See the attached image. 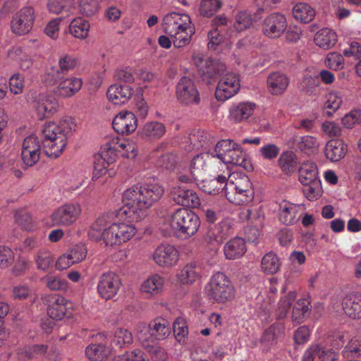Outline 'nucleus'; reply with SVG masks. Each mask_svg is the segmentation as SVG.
I'll return each instance as SVG.
<instances>
[{
    "label": "nucleus",
    "mask_w": 361,
    "mask_h": 361,
    "mask_svg": "<svg viewBox=\"0 0 361 361\" xmlns=\"http://www.w3.org/2000/svg\"><path fill=\"white\" fill-rule=\"evenodd\" d=\"M342 353L343 356L348 359L361 357V336L352 338Z\"/></svg>",
    "instance_id": "57"
},
{
    "label": "nucleus",
    "mask_w": 361,
    "mask_h": 361,
    "mask_svg": "<svg viewBox=\"0 0 361 361\" xmlns=\"http://www.w3.org/2000/svg\"><path fill=\"white\" fill-rule=\"evenodd\" d=\"M105 149L112 152L116 159L117 154L126 158H134L137 155L135 144L132 141L121 139L118 136L108 135L105 138Z\"/></svg>",
    "instance_id": "16"
},
{
    "label": "nucleus",
    "mask_w": 361,
    "mask_h": 361,
    "mask_svg": "<svg viewBox=\"0 0 361 361\" xmlns=\"http://www.w3.org/2000/svg\"><path fill=\"white\" fill-rule=\"evenodd\" d=\"M319 180L318 177V169L316 164L313 162H305L302 164L299 169V180L302 185L311 183L313 181Z\"/></svg>",
    "instance_id": "46"
},
{
    "label": "nucleus",
    "mask_w": 361,
    "mask_h": 361,
    "mask_svg": "<svg viewBox=\"0 0 361 361\" xmlns=\"http://www.w3.org/2000/svg\"><path fill=\"white\" fill-rule=\"evenodd\" d=\"M338 359V355L333 348L315 344L305 350L302 361H337Z\"/></svg>",
    "instance_id": "22"
},
{
    "label": "nucleus",
    "mask_w": 361,
    "mask_h": 361,
    "mask_svg": "<svg viewBox=\"0 0 361 361\" xmlns=\"http://www.w3.org/2000/svg\"><path fill=\"white\" fill-rule=\"evenodd\" d=\"M166 133V126L159 121L146 123L142 130L141 135L143 138L155 141L161 138Z\"/></svg>",
    "instance_id": "39"
},
{
    "label": "nucleus",
    "mask_w": 361,
    "mask_h": 361,
    "mask_svg": "<svg viewBox=\"0 0 361 361\" xmlns=\"http://www.w3.org/2000/svg\"><path fill=\"white\" fill-rule=\"evenodd\" d=\"M240 87L238 75L228 73L219 80L215 92V97L219 101H226L237 94Z\"/></svg>",
    "instance_id": "17"
},
{
    "label": "nucleus",
    "mask_w": 361,
    "mask_h": 361,
    "mask_svg": "<svg viewBox=\"0 0 361 361\" xmlns=\"http://www.w3.org/2000/svg\"><path fill=\"white\" fill-rule=\"evenodd\" d=\"M343 309L349 317L353 319L361 318V293H353L347 295L343 299Z\"/></svg>",
    "instance_id": "32"
},
{
    "label": "nucleus",
    "mask_w": 361,
    "mask_h": 361,
    "mask_svg": "<svg viewBox=\"0 0 361 361\" xmlns=\"http://www.w3.org/2000/svg\"><path fill=\"white\" fill-rule=\"evenodd\" d=\"M302 191L310 201H314L319 198L322 194V188L320 180L311 183L303 185Z\"/></svg>",
    "instance_id": "58"
},
{
    "label": "nucleus",
    "mask_w": 361,
    "mask_h": 361,
    "mask_svg": "<svg viewBox=\"0 0 361 361\" xmlns=\"http://www.w3.org/2000/svg\"><path fill=\"white\" fill-rule=\"evenodd\" d=\"M164 32L169 35L176 48L184 47L195 33V27L188 14L171 12L166 14L162 22Z\"/></svg>",
    "instance_id": "4"
},
{
    "label": "nucleus",
    "mask_w": 361,
    "mask_h": 361,
    "mask_svg": "<svg viewBox=\"0 0 361 361\" xmlns=\"http://www.w3.org/2000/svg\"><path fill=\"white\" fill-rule=\"evenodd\" d=\"M115 161L114 154L105 149V144L104 143L99 154L94 157L92 178L95 180L104 175L107 172V167Z\"/></svg>",
    "instance_id": "28"
},
{
    "label": "nucleus",
    "mask_w": 361,
    "mask_h": 361,
    "mask_svg": "<svg viewBox=\"0 0 361 361\" xmlns=\"http://www.w3.org/2000/svg\"><path fill=\"white\" fill-rule=\"evenodd\" d=\"M314 41L317 46L327 50L332 48L336 44L337 42V35L329 28H323L315 34Z\"/></svg>",
    "instance_id": "40"
},
{
    "label": "nucleus",
    "mask_w": 361,
    "mask_h": 361,
    "mask_svg": "<svg viewBox=\"0 0 361 361\" xmlns=\"http://www.w3.org/2000/svg\"><path fill=\"white\" fill-rule=\"evenodd\" d=\"M192 59L198 69L202 80L208 84L212 83L226 70L224 63L216 59H205L200 54H194Z\"/></svg>",
    "instance_id": "10"
},
{
    "label": "nucleus",
    "mask_w": 361,
    "mask_h": 361,
    "mask_svg": "<svg viewBox=\"0 0 361 361\" xmlns=\"http://www.w3.org/2000/svg\"><path fill=\"white\" fill-rule=\"evenodd\" d=\"M232 233L231 223L224 219L217 224L210 227L207 232L204 240L211 245H220Z\"/></svg>",
    "instance_id": "24"
},
{
    "label": "nucleus",
    "mask_w": 361,
    "mask_h": 361,
    "mask_svg": "<svg viewBox=\"0 0 361 361\" xmlns=\"http://www.w3.org/2000/svg\"><path fill=\"white\" fill-rule=\"evenodd\" d=\"M164 279L159 274H153L145 280L141 286V291L156 295L163 290Z\"/></svg>",
    "instance_id": "49"
},
{
    "label": "nucleus",
    "mask_w": 361,
    "mask_h": 361,
    "mask_svg": "<svg viewBox=\"0 0 361 361\" xmlns=\"http://www.w3.org/2000/svg\"><path fill=\"white\" fill-rule=\"evenodd\" d=\"M255 108V104L252 102H240L231 108L230 114L235 122H240L247 120L252 114Z\"/></svg>",
    "instance_id": "43"
},
{
    "label": "nucleus",
    "mask_w": 361,
    "mask_h": 361,
    "mask_svg": "<svg viewBox=\"0 0 361 361\" xmlns=\"http://www.w3.org/2000/svg\"><path fill=\"white\" fill-rule=\"evenodd\" d=\"M255 191L249 177L243 173L233 172L227 180L226 197L232 204L241 205L251 202Z\"/></svg>",
    "instance_id": "5"
},
{
    "label": "nucleus",
    "mask_w": 361,
    "mask_h": 361,
    "mask_svg": "<svg viewBox=\"0 0 361 361\" xmlns=\"http://www.w3.org/2000/svg\"><path fill=\"white\" fill-rule=\"evenodd\" d=\"M82 212V205L79 202L63 203L51 213L47 225L49 227H69L77 222Z\"/></svg>",
    "instance_id": "9"
},
{
    "label": "nucleus",
    "mask_w": 361,
    "mask_h": 361,
    "mask_svg": "<svg viewBox=\"0 0 361 361\" xmlns=\"http://www.w3.org/2000/svg\"><path fill=\"white\" fill-rule=\"evenodd\" d=\"M90 23L81 17L71 20L68 26L69 33L75 38L84 39L87 37L90 32Z\"/></svg>",
    "instance_id": "44"
},
{
    "label": "nucleus",
    "mask_w": 361,
    "mask_h": 361,
    "mask_svg": "<svg viewBox=\"0 0 361 361\" xmlns=\"http://www.w3.org/2000/svg\"><path fill=\"white\" fill-rule=\"evenodd\" d=\"M114 361H149V359L141 350L135 349L114 357Z\"/></svg>",
    "instance_id": "63"
},
{
    "label": "nucleus",
    "mask_w": 361,
    "mask_h": 361,
    "mask_svg": "<svg viewBox=\"0 0 361 361\" xmlns=\"http://www.w3.org/2000/svg\"><path fill=\"white\" fill-rule=\"evenodd\" d=\"M227 180L226 176L219 175L215 178L205 180L203 178L202 189L209 195L224 193L226 196Z\"/></svg>",
    "instance_id": "36"
},
{
    "label": "nucleus",
    "mask_w": 361,
    "mask_h": 361,
    "mask_svg": "<svg viewBox=\"0 0 361 361\" xmlns=\"http://www.w3.org/2000/svg\"><path fill=\"white\" fill-rule=\"evenodd\" d=\"M293 15L295 20L308 23L314 19L315 11L307 4L298 3L293 9Z\"/></svg>",
    "instance_id": "48"
},
{
    "label": "nucleus",
    "mask_w": 361,
    "mask_h": 361,
    "mask_svg": "<svg viewBox=\"0 0 361 361\" xmlns=\"http://www.w3.org/2000/svg\"><path fill=\"white\" fill-rule=\"evenodd\" d=\"M164 193V188L159 184L133 185L123 194V213L132 221H139L147 215L149 209Z\"/></svg>",
    "instance_id": "2"
},
{
    "label": "nucleus",
    "mask_w": 361,
    "mask_h": 361,
    "mask_svg": "<svg viewBox=\"0 0 361 361\" xmlns=\"http://www.w3.org/2000/svg\"><path fill=\"white\" fill-rule=\"evenodd\" d=\"M137 126V118L131 111H121L113 120L112 127L118 134H130Z\"/></svg>",
    "instance_id": "23"
},
{
    "label": "nucleus",
    "mask_w": 361,
    "mask_h": 361,
    "mask_svg": "<svg viewBox=\"0 0 361 361\" xmlns=\"http://www.w3.org/2000/svg\"><path fill=\"white\" fill-rule=\"evenodd\" d=\"M290 80L288 77L279 71L271 73L267 78V85L270 94L281 95L287 90Z\"/></svg>",
    "instance_id": "29"
},
{
    "label": "nucleus",
    "mask_w": 361,
    "mask_h": 361,
    "mask_svg": "<svg viewBox=\"0 0 361 361\" xmlns=\"http://www.w3.org/2000/svg\"><path fill=\"white\" fill-rule=\"evenodd\" d=\"M47 8L54 14H65L66 17L73 14L75 11L74 0H49Z\"/></svg>",
    "instance_id": "42"
},
{
    "label": "nucleus",
    "mask_w": 361,
    "mask_h": 361,
    "mask_svg": "<svg viewBox=\"0 0 361 361\" xmlns=\"http://www.w3.org/2000/svg\"><path fill=\"white\" fill-rule=\"evenodd\" d=\"M47 315L54 320H61L70 314L71 303L64 297L57 294H50L44 297Z\"/></svg>",
    "instance_id": "13"
},
{
    "label": "nucleus",
    "mask_w": 361,
    "mask_h": 361,
    "mask_svg": "<svg viewBox=\"0 0 361 361\" xmlns=\"http://www.w3.org/2000/svg\"><path fill=\"white\" fill-rule=\"evenodd\" d=\"M121 285V280L118 274L111 271L104 273L98 281V294L106 300H110L118 294Z\"/></svg>",
    "instance_id": "14"
},
{
    "label": "nucleus",
    "mask_w": 361,
    "mask_h": 361,
    "mask_svg": "<svg viewBox=\"0 0 361 361\" xmlns=\"http://www.w3.org/2000/svg\"><path fill=\"white\" fill-rule=\"evenodd\" d=\"M56 87V92L62 97H69L74 95L82 87L81 79L75 77L62 79Z\"/></svg>",
    "instance_id": "35"
},
{
    "label": "nucleus",
    "mask_w": 361,
    "mask_h": 361,
    "mask_svg": "<svg viewBox=\"0 0 361 361\" xmlns=\"http://www.w3.org/2000/svg\"><path fill=\"white\" fill-rule=\"evenodd\" d=\"M8 56L19 63L20 68L23 71H27L32 66L31 58L19 47H15L11 49L8 53Z\"/></svg>",
    "instance_id": "52"
},
{
    "label": "nucleus",
    "mask_w": 361,
    "mask_h": 361,
    "mask_svg": "<svg viewBox=\"0 0 361 361\" xmlns=\"http://www.w3.org/2000/svg\"><path fill=\"white\" fill-rule=\"evenodd\" d=\"M287 20L284 15L274 13L267 16L262 24L264 35L269 38L279 37L287 29Z\"/></svg>",
    "instance_id": "19"
},
{
    "label": "nucleus",
    "mask_w": 361,
    "mask_h": 361,
    "mask_svg": "<svg viewBox=\"0 0 361 361\" xmlns=\"http://www.w3.org/2000/svg\"><path fill=\"white\" fill-rule=\"evenodd\" d=\"M112 343L118 348L133 343V335L131 332L125 329H118L114 333Z\"/></svg>",
    "instance_id": "61"
},
{
    "label": "nucleus",
    "mask_w": 361,
    "mask_h": 361,
    "mask_svg": "<svg viewBox=\"0 0 361 361\" xmlns=\"http://www.w3.org/2000/svg\"><path fill=\"white\" fill-rule=\"evenodd\" d=\"M75 124L71 118L61 120L58 123H47L42 129L40 141L35 135L25 137L22 145L21 158L26 166H34L39 159L42 149L49 157L56 158L63 151L68 138L75 130Z\"/></svg>",
    "instance_id": "1"
},
{
    "label": "nucleus",
    "mask_w": 361,
    "mask_h": 361,
    "mask_svg": "<svg viewBox=\"0 0 361 361\" xmlns=\"http://www.w3.org/2000/svg\"><path fill=\"white\" fill-rule=\"evenodd\" d=\"M154 262L163 268H171L176 266L179 260V252L172 245L161 244L152 254Z\"/></svg>",
    "instance_id": "18"
},
{
    "label": "nucleus",
    "mask_w": 361,
    "mask_h": 361,
    "mask_svg": "<svg viewBox=\"0 0 361 361\" xmlns=\"http://www.w3.org/2000/svg\"><path fill=\"white\" fill-rule=\"evenodd\" d=\"M137 336L142 346L149 353L157 354L161 351L154 335H150L145 324H139L136 328Z\"/></svg>",
    "instance_id": "31"
},
{
    "label": "nucleus",
    "mask_w": 361,
    "mask_h": 361,
    "mask_svg": "<svg viewBox=\"0 0 361 361\" xmlns=\"http://www.w3.org/2000/svg\"><path fill=\"white\" fill-rule=\"evenodd\" d=\"M214 156L219 160V170L223 165L233 164L247 168L248 161L247 154L239 145L232 140H221L219 141L214 148Z\"/></svg>",
    "instance_id": "8"
},
{
    "label": "nucleus",
    "mask_w": 361,
    "mask_h": 361,
    "mask_svg": "<svg viewBox=\"0 0 361 361\" xmlns=\"http://www.w3.org/2000/svg\"><path fill=\"white\" fill-rule=\"evenodd\" d=\"M281 334V328L279 324H272L263 333L260 338L261 348L264 352L269 351L278 341Z\"/></svg>",
    "instance_id": "38"
},
{
    "label": "nucleus",
    "mask_w": 361,
    "mask_h": 361,
    "mask_svg": "<svg viewBox=\"0 0 361 361\" xmlns=\"http://www.w3.org/2000/svg\"><path fill=\"white\" fill-rule=\"evenodd\" d=\"M176 98L185 106L199 104L200 96L194 81L187 76L182 77L176 85Z\"/></svg>",
    "instance_id": "12"
},
{
    "label": "nucleus",
    "mask_w": 361,
    "mask_h": 361,
    "mask_svg": "<svg viewBox=\"0 0 361 361\" xmlns=\"http://www.w3.org/2000/svg\"><path fill=\"white\" fill-rule=\"evenodd\" d=\"M227 23V19L224 16H219L212 20L213 29L208 33V48L215 50L224 39L218 29V26L224 25Z\"/></svg>",
    "instance_id": "37"
},
{
    "label": "nucleus",
    "mask_w": 361,
    "mask_h": 361,
    "mask_svg": "<svg viewBox=\"0 0 361 361\" xmlns=\"http://www.w3.org/2000/svg\"><path fill=\"white\" fill-rule=\"evenodd\" d=\"M297 297V293L294 290L288 292L287 294L282 296L279 302L277 319H283L287 316V314L293 304V302Z\"/></svg>",
    "instance_id": "56"
},
{
    "label": "nucleus",
    "mask_w": 361,
    "mask_h": 361,
    "mask_svg": "<svg viewBox=\"0 0 361 361\" xmlns=\"http://www.w3.org/2000/svg\"><path fill=\"white\" fill-rule=\"evenodd\" d=\"M137 229L132 224L124 222L111 224L108 214L99 216L88 230L91 240H103L106 245H120L130 240Z\"/></svg>",
    "instance_id": "3"
},
{
    "label": "nucleus",
    "mask_w": 361,
    "mask_h": 361,
    "mask_svg": "<svg viewBox=\"0 0 361 361\" xmlns=\"http://www.w3.org/2000/svg\"><path fill=\"white\" fill-rule=\"evenodd\" d=\"M48 345L44 344H36L25 346L18 350V355L22 360H31L39 355H44L47 353Z\"/></svg>",
    "instance_id": "51"
},
{
    "label": "nucleus",
    "mask_w": 361,
    "mask_h": 361,
    "mask_svg": "<svg viewBox=\"0 0 361 361\" xmlns=\"http://www.w3.org/2000/svg\"><path fill=\"white\" fill-rule=\"evenodd\" d=\"M73 264L80 262L87 256V248L84 244L78 243L73 245L66 252Z\"/></svg>",
    "instance_id": "64"
},
{
    "label": "nucleus",
    "mask_w": 361,
    "mask_h": 361,
    "mask_svg": "<svg viewBox=\"0 0 361 361\" xmlns=\"http://www.w3.org/2000/svg\"><path fill=\"white\" fill-rule=\"evenodd\" d=\"M301 92L307 95H316L320 90V81L317 77L305 76L299 86Z\"/></svg>",
    "instance_id": "54"
},
{
    "label": "nucleus",
    "mask_w": 361,
    "mask_h": 361,
    "mask_svg": "<svg viewBox=\"0 0 361 361\" xmlns=\"http://www.w3.org/2000/svg\"><path fill=\"white\" fill-rule=\"evenodd\" d=\"M302 210V205L283 200L279 204V219L285 225H293L299 221Z\"/></svg>",
    "instance_id": "25"
},
{
    "label": "nucleus",
    "mask_w": 361,
    "mask_h": 361,
    "mask_svg": "<svg viewBox=\"0 0 361 361\" xmlns=\"http://www.w3.org/2000/svg\"><path fill=\"white\" fill-rule=\"evenodd\" d=\"M212 145H213L212 139L207 132L204 130H195L189 134L186 140L185 149L187 152H192L201 148L207 149Z\"/></svg>",
    "instance_id": "27"
},
{
    "label": "nucleus",
    "mask_w": 361,
    "mask_h": 361,
    "mask_svg": "<svg viewBox=\"0 0 361 361\" xmlns=\"http://www.w3.org/2000/svg\"><path fill=\"white\" fill-rule=\"evenodd\" d=\"M79 8L82 15L94 16L99 9V0H79Z\"/></svg>",
    "instance_id": "62"
},
{
    "label": "nucleus",
    "mask_w": 361,
    "mask_h": 361,
    "mask_svg": "<svg viewBox=\"0 0 361 361\" xmlns=\"http://www.w3.org/2000/svg\"><path fill=\"white\" fill-rule=\"evenodd\" d=\"M147 331L150 335H154L157 339L162 340L171 333L169 322L163 318H157L147 326Z\"/></svg>",
    "instance_id": "41"
},
{
    "label": "nucleus",
    "mask_w": 361,
    "mask_h": 361,
    "mask_svg": "<svg viewBox=\"0 0 361 361\" xmlns=\"http://www.w3.org/2000/svg\"><path fill=\"white\" fill-rule=\"evenodd\" d=\"M247 249L245 240L235 237L228 240L224 247L226 259H236L244 255Z\"/></svg>",
    "instance_id": "33"
},
{
    "label": "nucleus",
    "mask_w": 361,
    "mask_h": 361,
    "mask_svg": "<svg viewBox=\"0 0 361 361\" xmlns=\"http://www.w3.org/2000/svg\"><path fill=\"white\" fill-rule=\"evenodd\" d=\"M219 160L214 154H198L191 161L190 173L195 180H203L207 173L219 170Z\"/></svg>",
    "instance_id": "11"
},
{
    "label": "nucleus",
    "mask_w": 361,
    "mask_h": 361,
    "mask_svg": "<svg viewBox=\"0 0 361 361\" xmlns=\"http://www.w3.org/2000/svg\"><path fill=\"white\" fill-rule=\"evenodd\" d=\"M169 224L178 238L187 240L197 232L200 220L192 210L179 208L170 214Z\"/></svg>",
    "instance_id": "6"
},
{
    "label": "nucleus",
    "mask_w": 361,
    "mask_h": 361,
    "mask_svg": "<svg viewBox=\"0 0 361 361\" xmlns=\"http://www.w3.org/2000/svg\"><path fill=\"white\" fill-rule=\"evenodd\" d=\"M111 353L109 348L103 344H91L85 350L86 356L91 361H104Z\"/></svg>",
    "instance_id": "50"
},
{
    "label": "nucleus",
    "mask_w": 361,
    "mask_h": 361,
    "mask_svg": "<svg viewBox=\"0 0 361 361\" xmlns=\"http://www.w3.org/2000/svg\"><path fill=\"white\" fill-rule=\"evenodd\" d=\"M178 280L183 284H190L194 283L199 277L200 274L197 271L195 264H189L185 265L178 274Z\"/></svg>",
    "instance_id": "55"
},
{
    "label": "nucleus",
    "mask_w": 361,
    "mask_h": 361,
    "mask_svg": "<svg viewBox=\"0 0 361 361\" xmlns=\"http://www.w3.org/2000/svg\"><path fill=\"white\" fill-rule=\"evenodd\" d=\"M205 293L213 302L226 303L233 300L235 289L230 278L224 272L217 271L205 286Z\"/></svg>",
    "instance_id": "7"
},
{
    "label": "nucleus",
    "mask_w": 361,
    "mask_h": 361,
    "mask_svg": "<svg viewBox=\"0 0 361 361\" xmlns=\"http://www.w3.org/2000/svg\"><path fill=\"white\" fill-rule=\"evenodd\" d=\"M134 90L129 85L114 84L107 90V97L116 105L127 103L133 95Z\"/></svg>",
    "instance_id": "26"
},
{
    "label": "nucleus",
    "mask_w": 361,
    "mask_h": 361,
    "mask_svg": "<svg viewBox=\"0 0 361 361\" xmlns=\"http://www.w3.org/2000/svg\"><path fill=\"white\" fill-rule=\"evenodd\" d=\"M281 170L285 174H291L295 172L298 166L297 157L292 151L283 152L278 160Z\"/></svg>",
    "instance_id": "45"
},
{
    "label": "nucleus",
    "mask_w": 361,
    "mask_h": 361,
    "mask_svg": "<svg viewBox=\"0 0 361 361\" xmlns=\"http://www.w3.org/2000/svg\"><path fill=\"white\" fill-rule=\"evenodd\" d=\"M220 0H202L200 6V13L204 17H211L221 7Z\"/></svg>",
    "instance_id": "59"
},
{
    "label": "nucleus",
    "mask_w": 361,
    "mask_h": 361,
    "mask_svg": "<svg viewBox=\"0 0 361 361\" xmlns=\"http://www.w3.org/2000/svg\"><path fill=\"white\" fill-rule=\"evenodd\" d=\"M35 11L32 7L21 8L13 17L11 27L13 32L23 35L30 32L35 21Z\"/></svg>",
    "instance_id": "15"
},
{
    "label": "nucleus",
    "mask_w": 361,
    "mask_h": 361,
    "mask_svg": "<svg viewBox=\"0 0 361 361\" xmlns=\"http://www.w3.org/2000/svg\"><path fill=\"white\" fill-rule=\"evenodd\" d=\"M171 198L176 204L192 208L198 207L200 200L197 193L186 185H176L171 190Z\"/></svg>",
    "instance_id": "20"
},
{
    "label": "nucleus",
    "mask_w": 361,
    "mask_h": 361,
    "mask_svg": "<svg viewBox=\"0 0 361 361\" xmlns=\"http://www.w3.org/2000/svg\"><path fill=\"white\" fill-rule=\"evenodd\" d=\"M310 302L304 298L299 299L293 305L292 319L296 324L302 323L310 310Z\"/></svg>",
    "instance_id": "53"
},
{
    "label": "nucleus",
    "mask_w": 361,
    "mask_h": 361,
    "mask_svg": "<svg viewBox=\"0 0 361 361\" xmlns=\"http://www.w3.org/2000/svg\"><path fill=\"white\" fill-rule=\"evenodd\" d=\"M54 259L51 252L39 251L36 257V264L38 269L48 271L54 265Z\"/></svg>",
    "instance_id": "60"
},
{
    "label": "nucleus",
    "mask_w": 361,
    "mask_h": 361,
    "mask_svg": "<svg viewBox=\"0 0 361 361\" xmlns=\"http://www.w3.org/2000/svg\"><path fill=\"white\" fill-rule=\"evenodd\" d=\"M325 156L332 162L340 161L347 152V145L342 140H329L325 147Z\"/></svg>",
    "instance_id": "34"
},
{
    "label": "nucleus",
    "mask_w": 361,
    "mask_h": 361,
    "mask_svg": "<svg viewBox=\"0 0 361 361\" xmlns=\"http://www.w3.org/2000/svg\"><path fill=\"white\" fill-rule=\"evenodd\" d=\"M281 267L279 257L274 252H269L264 255L261 260V269L266 274L277 273Z\"/></svg>",
    "instance_id": "47"
},
{
    "label": "nucleus",
    "mask_w": 361,
    "mask_h": 361,
    "mask_svg": "<svg viewBox=\"0 0 361 361\" xmlns=\"http://www.w3.org/2000/svg\"><path fill=\"white\" fill-rule=\"evenodd\" d=\"M58 102L52 96L39 94L33 100V107L37 118L42 120L54 115L58 109Z\"/></svg>",
    "instance_id": "21"
},
{
    "label": "nucleus",
    "mask_w": 361,
    "mask_h": 361,
    "mask_svg": "<svg viewBox=\"0 0 361 361\" xmlns=\"http://www.w3.org/2000/svg\"><path fill=\"white\" fill-rule=\"evenodd\" d=\"M78 61L76 57L69 54H63L59 58V68L53 69L50 73L54 82L61 80L64 75L74 70L78 66Z\"/></svg>",
    "instance_id": "30"
}]
</instances>
